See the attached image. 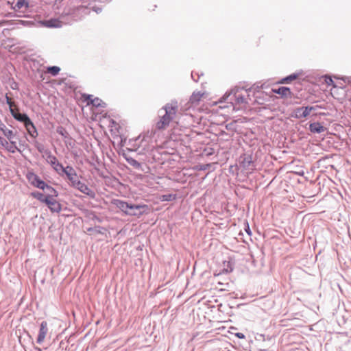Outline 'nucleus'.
I'll use <instances>...</instances> for the list:
<instances>
[{"instance_id": "obj_3", "label": "nucleus", "mask_w": 351, "mask_h": 351, "mask_svg": "<svg viewBox=\"0 0 351 351\" xmlns=\"http://www.w3.org/2000/svg\"><path fill=\"white\" fill-rule=\"evenodd\" d=\"M26 178L28 182L34 187L44 190L47 189L49 193H53L57 195V191L52 186L47 184L38 175L33 172H27Z\"/></svg>"}, {"instance_id": "obj_24", "label": "nucleus", "mask_w": 351, "mask_h": 351, "mask_svg": "<svg viewBox=\"0 0 351 351\" xmlns=\"http://www.w3.org/2000/svg\"><path fill=\"white\" fill-rule=\"evenodd\" d=\"M298 77V74H292L289 76H287L286 78L282 80V83H288L292 80H294Z\"/></svg>"}, {"instance_id": "obj_28", "label": "nucleus", "mask_w": 351, "mask_h": 351, "mask_svg": "<svg viewBox=\"0 0 351 351\" xmlns=\"http://www.w3.org/2000/svg\"><path fill=\"white\" fill-rule=\"evenodd\" d=\"M101 100L98 98H94L93 100H91V105L95 107H99L101 106Z\"/></svg>"}, {"instance_id": "obj_7", "label": "nucleus", "mask_w": 351, "mask_h": 351, "mask_svg": "<svg viewBox=\"0 0 351 351\" xmlns=\"http://www.w3.org/2000/svg\"><path fill=\"white\" fill-rule=\"evenodd\" d=\"M17 120L23 122L28 134L33 138L38 136V132L32 121L27 115H19Z\"/></svg>"}, {"instance_id": "obj_22", "label": "nucleus", "mask_w": 351, "mask_h": 351, "mask_svg": "<svg viewBox=\"0 0 351 351\" xmlns=\"http://www.w3.org/2000/svg\"><path fill=\"white\" fill-rule=\"evenodd\" d=\"M236 103L237 104H245V99L243 95L240 94L239 92L235 93Z\"/></svg>"}, {"instance_id": "obj_20", "label": "nucleus", "mask_w": 351, "mask_h": 351, "mask_svg": "<svg viewBox=\"0 0 351 351\" xmlns=\"http://www.w3.org/2000/svg\"><path fill=\"white\" fill-rule=\"evenodd\" d=\"M60 71V68L57 66H49L47 69V72L51 74L53 76L57 75Z\"/></svg>"}, {"instance_id": "obj_21", "label": "nucleus", "mask_w": 351, "mask_h": 351, "mask_svg": "<svg viewBox=\"0 0 351 351\" xmlns=\"http://www.w3.org/2000/svg\"><path fill=\"white\" fill-rule=\"evenodd\" d=\"M3 134L7 137V138L9 140V141H11L12 138H13V136H14V133L12 130L7 128V127H5L3 130H2Z\"/></svg>"}, {"instance_id": "obj_23", "label": "nucleus", "mask_w": 351, "mask_h": 351, "mask_svg": "<svg viewBox=\"0 0 351 351\" xmlns=\"http://www.w3.org/2000/svg\"><path fill=\"white\" fill-rule=\"evenodd\" d=\"M5 99H6V102L8 104L10 109L13 107H15L16 111L19 110L17 106L15 104V103L14 101H12V99L10 97H8V95H5Z\"/></svg>"}, {"instance_id": "obj_17", "label": "nucleus", "mask_w": 351, "mask_h": 351, "mask_svg": "<svg viewBox=\"0 0 351 351\" xmlns=\"http://www.w3.org/2000/svg\"><path fill=\"white\" fill-rule=\"evenodd\" d=\"M29 3L26 0H18L16 5L13 7L15 11H20L23 8H28Z\"/></svg>"}, {"instance_id": "obj_18", "label": "nucleus", "mask_w": 351, "mask_h": 351, "mask_svg": "<svg viewBox=\"0 0 351 351\" xmlns=\"http://www.w3.org/2000/svg\"><path fill=\"white\" fill-rule=\"evenodd\" d=\"M10 23H15V24H20L22 25H32V23L27 21H23V20H17V21H3L0 23V25H3L5 24H10Z\"/></svg>"}, {"instance_id": "obj_32", "label": "nucleus", "mask_w": 351, "mask_h": 351, "mask_svg": "<svg viewBox=\"0 0 351 351\" xmlns=\"http://www.w3.org/2000/svg\"><path fill=\"white\" fill-rule=\"evenodd\" d=\"M0 144L3 146V147H7V146L8 145V143L7 141L4 140L3 138H1L0 136Z\"/></svg>"}, {"instance_id": "obj_30", "label": "nucleus", "mask_w": 351, "mask_h": 351, "mask_svg": "<svg viewBox=\"0 0 351 351\" xmlns=\"http://www.w3.org/2000/svg\"><path fill=\"white\" fill-rule=\"evenodd\" d=\"M84 99V101L87 102V104L88 105H90L91 104V100H93V96L92 95H84L83 96Z\"/></svg>"}, {"instance_id": "obj_14", "label": "nucleus", "mask_w": 351, "mask_h": 351, "mask_svg": "<svg viewBox=\"0 0 351 351\" xmlns=\"http://www.w3.org/2000/svg\"><path fill=\"white\" fill-rule=\"evenodd\" d=\"M41 25L43 26L47 27H61V22L56 19H51L47 21H43L40 22Z\"/></svg>"}, {"instance_id": "obj_12", "label": "nucleus", "mask_w": 351, "mask_h": 351, "mask_svg": "<svg viewBox=\"0 0 351 351\" xmlns=\"http://www.w3.org/2000/svg\"><path fill=\"white\" fill-rule=\"evenodd\" d=\"M74 188L78 189L80 192L87 195L90 197H95V192L90 189L87 185L79 181Z\"/></svg>"}, {"instance_id": "obj_9", "label": "nucleus", "mask_w": 351, "mask_h": 351, "mask_svg": "<svg viewBox=\"0 0 351 351\" xmlns=\"http://www.w3.org/2000/svg\"><path fill=\"white\" fill-rule=\"evenodd\" d=\"M62 173L66 174L68 180L70 181V185L73 187L80 181L75 170L72 167H66Z\"/></svg>"}, {"instance_id": "obj_19", "label": "nucleus", "mask_w": 351, "mask_h": 351, "mask_svg": "<svg viewBox=\"0 0 351 351\" xmlns=\"http://www.w3.org/2000/svg\"><path fill=\"white\" fill-rule=\"evenodd\" d=\"M31 195L43 203H45L47 199V195H44V194L38 191L32 192Z\"/></svg>"}, {"instance_id": "obj_25", "label": "nucleus", "mask_w": 351, "mask_h": 351, "mask_svg": "<svg viewBox=\"0 0 351 351\" xmlns=\"http://www.w3.org/2000/svg\"><path fill=\"white\" fill-rule=\"evenodd\" d=\"M10 112L12 114V115L13 116V117L17 120V118H19V115H27L26 114H21L19 112V110L16 111L15 107H13L12 108L10 109Z\"/></svg>"}, {"instance_id": "obj_29", "label": "nucleus", "mask_w": 351, "mask_h": 351, "mask_svg": "<svg viewBox=\"0 0 351 351\" xmlns=\"http://www.w3.org/2000/svg\"><path fill=\"white\" fill-rule=\"evenodd\" d=\"M324 81H325V83L328 85V86H335L333 83V80H332V78L330 77H328V76H326L325 77V79H324Z\"/></svg>"}, {"instance_id": "obj_10", "label": "nucleus", "mask_w": 351, "mask_h": 351, "mask_svg": "<svg viewBox=\"0 0 351 351\" xmlns=\"http://www.w3.org/2000/svg\"><path fill=\"white\" fill-rule=\"evenodd\" d=\"M318 108H319L318 106L298 108L295 111V117L298 119L306 118Z\"/></svg>"}, {"instance_id": "obj_35", "label": "nucleus", "mask_w": 351, "mask_h": 351, "mask_svg": "<svg viewBox=\"0 0 351 351\" xmlns=\"http://www.w3.org/2000/svg\"><path fill=\"white\" fill-rule=\"evenodd\" d=\"M5 127V125L2 123L1 120L0 119V130L2 131Z\"/></svg>"}, {"instance_id": "obj_13", "label": "nucleus", "mask_w": 351, "mask_h": 351, "mask_svg": "<svg viewBox=\"0 0 351 351\" xmlns=\"http://www.w3.org/2000/svg\"><path fill=\"white\" fill-rule=\"evenodd\" d=\"M206 96V93L200 91L194 92L190 97V103L192 105H198L199 101Z\"/></svg>"}, {"instance_id": "obj_36", "label": "nucleus", "mask_w": 351, "mask_h": 351, "mask_svg": "<svg viewBox=\"0 0 351 351\" xmlns=\"http://www.w3.org/2000/svg\"><path fill=\"white\" fill-rule=\"evenodd\" d=\"M36 351H43L42 349L38 346L34 347Z\"/></svg>"}, {"instance_id": "obj_1", "label": "nucleus", "mask_w": 351, "mask_h": 351, "mask_svg": "<svg viewBox=\"0 0 351 351\" xmlns=\"http://www.w3.org/2000/svg\"><path fill=\"white\" fill-rule=\"evenodd\" d=\"M111 132H113V140H111V143L115 147H117L120 149L125 147L128 151H137L143 142V138L141 136L130 139L127 141L125 136L126 130L124 125H121L114 121H111Z\"/></svg>"}, {"instance_id": "obj_34", "label": "nucleus", "mask_w": 351, "mask_h": 351, "mask_svg": "<svg viewBox=\"0 0 351 351\" xmlns=\"http://www.w3.org/2000/svg\"><path fill=\"white\" fill-rule=\"evenodd\" d=\"M239 339H244L245 338V335L243 334V333H241V332H238V333H236L235 335Z\"/></svg>"}, {"instance_id": "obj_8", "label": "nucleus", "mask_w": 351, "mask_h": 351, "mask_svg": "<svg viewBox=\"0 0 351 351\" xmlns=\"http://www.w3.org/2000/svg\"><path fill=\"white\" fill-rule=\"evenodd\" d=\"M48 335L49 337H50L48 323L46 321H43L40 324L36 342L38 344H42L45 341Z\"/></svg>"}, {"instance_id": "obj_6", "label": "nucleus", "mask_w": 351, "mask_h": 351, "mask_svg": "<svg viewBox=\"0 0 351 351\" xmlns=\"http://www.w3.org/2000/svg\"><path fill=\"white\" fill-rule=\"evenodd\" d=\"M111 203L112 204L115 205L117 208H120L122 211H123L126 214L131 215H136L135 210H138L141 208L147 207L145 205H143V206L129 205L126 202L119 201V200H114V201L112 202Z\"/></svg>"}, {"instance_id": "obj_5", "label": "nucleus", "mask_w": 351, "mask_h": 351, "mask_svg": "<svg viewBox=\"0 0 351 351\" xmlns=\"http://www.w3.org/2000/svg\"><path fill=\"white\" fill-rule=\"evenodd\" d=\"M58 196V192L57 195H55L53 193H50V194L47 195V199L45 202V204L48 206L51 213H59L62 210V205L56 199V197Z\"/></svg>"}, {"instance_id": "obj_4", "label": "nucleus", "mask_w": 351, "mask_h": 351, "mask_svg": "<svg viewBox=\"0 0 351 351\" xmlns=\"http://www.w3.org/2000/svg\"><path fill=\"white\" fill-rule=\"evenodd\" d=\"M239 167L246 173H251L255 169V164L250 154H243L239 158Z\"/></svg>"}, {"instance_id": "obj_33", "label": "nucleus", "mask_w": 351, "mask_h": 351, "mask_svg": "<svg viewBox=\"0 0 351 351\" xmlns=\"http://www.w3.org/2000/svg\"><path fill=\"white\" fill-rule=\"evenodd\" d=\"M245 230L247 233L248 235H251L252 232H251V230L250 229L248 224H247L246 227L245 228Z\"/></svg>"}, {"instance_id": "obj_2", "label": "nucleus", "mask_w": 351, "mask_h": 351, "mask_svg": "<svg viewBox=\"0 0 351 351\" xmlns=\"http://www.w3.org/2000/svg\"><path fill=\"white\" fill-rule=\"evenodd\" d=\"M178 106L176 101H171L167 104L163 108L165 114L160 117L159 121L156 124V128L158 130L166 129L171 121L176 116L178 111Z\"/></svg>"}, {"instance_id": "obj_15", "label": "nucleus", "mask_w": 351, "mask_h": 351, "mask_svg": "<svg viewBox=\"0 0 351 351\" xmlns=\"http://www.w3.org/2000/svg\"><path fill=\"white\" fill-rule=\"evenodd\" d=\"M309 130L313 133H322L326 130V128L322 125L319 122H315L311 123L309 125Z\"/></svg>"}, {"instance_id": "obj_26", "label": "nucleus", "mask_w": 351, "mask_h": 351, "mask_svg": "<svg viewBox=\"0 0 351 351\" xmlns=\"http://www.w3.org/2000/svg\"><path fill=\"white\" fill-rule=\"evenodd\" d=\"M6 148L9 152L12 153H14L17 149L15 143L12 142V141H10V145H8Z\"/></svg>"}, {"instance_id": "obj_16", "label": "nucleus", "mask_w": 351, "mask_h": 351, "mask_svg": "<svg viewBox=\"0 0 351 351\" xmlns=\"http://www.w3.org/2000/svg\"><path fill=\"white\" fill-rule=\"evenodd\" d=\"M272 91L274 93L280 95L282 97H287L291 95L290 89L285 86L279 87L278 88H273Z\"/></svg>"}, {"instance_id": "obj_27", "label": "nucleus", "mask_w": 351, "mask_h": 351, "mask_svg": "<svg viewBox=\"0 0 351 351\" xmlns=\"http://www.w3.org/2000/svg\"><path fill=\"white\" fill-rule=\"evenodd\" d=\"M175 199V195L169 194V195H164L161 197L160 199L162 201H171L172 199Z\"/></svg>"}, {"instance_id": "obj_31", "label": "nucleus", "mask_w": 351, "mask_h": 351, "mask_svg": "<svg viewBox=\"0 0 351 351\" xmlns=\"http://www.w3.org/2000/svg\"><path fill=\"white\" fill-rule=\"evenodd\" d=\"M128 160L134 167H138L139 166V163L136 160H135L134 159H130V160L128 159Z\"/></svg>"}, {"instance_id": "obj_11", "label": "nucleus", "mask_w": 351, "mask_h": 351, "mask_svg": "<svg viewBox=\"0 0 351 351\" xmlns=\"http://www.w3.org/2000/svg\"><path fill=\"white\" fill-rule=\"evenodd\" d=\"M47 161L52 166L53 169L58 173L59 174H61L65 167L62 166V164H60L56 157L52 155H49L47 158Z\"/></svg>"}]
</instances>
